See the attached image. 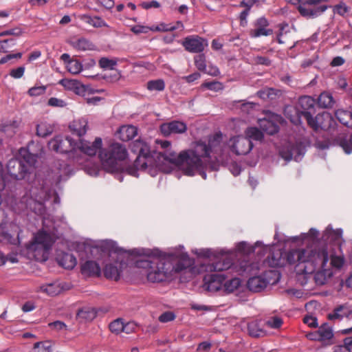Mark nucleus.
<instances>
[{"instance_id": "nucleus-1", "label": "nucleus", "mask_w": 352, "mask_h": 352, "mask_svg": "<svg viewBox=\"0 0 352 352\" xmlns=\"http://www.w3.org/2000/svg\"><path fill=\"white\" fill-rule=\"evenodd\" d=\"M222 135L216 134L206 144L203 141L196 142L192 148L183 151L177 155L175 153H151L146 142L137 140L131 144V150L138 154L133 166L127 167L124 171L133 177H138V170H145L155 177L159 171L168 173L172 166L178 164L184 173L188 176L197 173L206 179V170H216L220 164H224L227 155L224 154L221 145Z\"/></svg>"}, {"instance_id": "nucleus-2", "label": "nucleus", "mask_w": 352, "mask_h": 352, "mask_svg": "<svg viewBox=\"0 0 352 352\" xmlns=\"http://www.w3.org/2000/svg\"><path fill=\"white\" fill-rule=\"evenodd\" d=\"M318 230L311 228L307 233L292 237V242L302 241L303 243L311 245L289 251L286 254V259L289 264L296 265V270L298 274L310 275L314 273L316 284L323 285L343 267L344 258L342 255L335 254L331 248L327 244L320 245V243H339L342 239V230H333L329 225L323 232L320 241L318 240Z\"/></svg>"}, {"instance_id": "nucleus-3", "label": "nucleus", "mask_w": 352, "mask_h": 352, "mask_svg": "<svg viewBox=\"0 0 352 352\" xmlns=\"http://www.w3.org/2000/svg\"><path fill=\"white\" fill-rule=\"evenodd\" d=\"M53 196L54 202H60L59 198L54 190L47 186V183L38 182L31 186L29 192L23 197L21 203L25 208L35 214L44 216L45 203ZM57 239L54 223L45 217H43V228L34 233L31 241L26 245L27 255L29 258L38 262L47 260L52 248Z\"/></svg>"}, {"instance_id": "nucleus-4", "label": "nucleus", "mask_w": 352, "mask_h": 352, "mask_svg": "<svg viewBox=\"0 0 352 352\" xmlns=\"http://www.w3.org/2000/svg\"><path fill=\"white\" fill-rule=\"evenodd\" d=\"M192 263V260L184 250V247L179 246L157 256L138 261L136 266L144 271L148 281L156 283L172 276L175 273L188 270Z\"/></svg>"}, {"instance_id": "nucleus-5", "label": "nucleus", "mask_w": 352, "mask_h": 352, "mask_svg": "<svg viewBox=\"0 0 352 352\" xmlns=\"http://www.w3.org/2000/svg\"><path fill=\"white\" fill-rule=\"evenodd\" d=\"M102 140L97 137L93 142L84 138H78L76 140L75 147L70 151V160L74 164L82 166L85 172L91 176H97L100 169L97 165L89 166V157L95 156L101 149Z\"/></svg>"}, {"instance_id": "nucleus-6", "label": "nucleus", "mask_w": 352, "mask_h": 352, "mask_svg": "<svg viewBox=\"0 0 352 352\" xmlns=\"http://www.w3.org/2000/svg\"><path fill=\"white\" fill-rule=\"evenodd\" d=\"M195 252L199 256L210 260L200 264L197 270L199 273L223 271L232 265V250L206 248L197 250Z\"/></svg>"}, {"instance_id": "nucleus-7", "label": "nucleus", "mask_w": 352, "mask_h": 352, "mask_svg": "<svg viewBox=\"0 0 352 352\" xmlns=\"http://www.w3.org/2000/svg\"><path fill=\"white\" fill-rule=\"evenodd\" d=\"M100 247L107 252L111 258L104 267V276L116 281L120 280L126 272L128 264L120 254L116 243L111 240H104L100 242Z\"/></svg>"}, {"instance_id": "nucleus-8", "label": "nucleus", "mask_w": 352, "mask_h": 352, "mask_svg": "<svg viewBox=\"0 0 352 352\" xmlns=\"http://www.w3.org/2000/svg\"><path fill=\"white\" fill-rule=\"evenodd\" d=\"M128 155L126 147L120 143H113L108 148L102 149L99 152V157L102 168L109 173H118L117 179L122 181V177L119 172H123L121 162Z\"/></svg>"}, {"instance_id": "nucleus-9", "label": "nucleus", "mask_w": 352, "mask_h": 352, "mask_svg": "<svg viewBox=\"0 0 352 352\" xmlns=\"http://www.w3.org/2000/svg\"><path fill=\"white\" fill-rule=\"evenodd\" d=\"M19 161L10 160L8 165L10 175L16 179H25L34 170L38 155L31 153L28 148H22L19 150Z\"/></svg>"}, {"instance_id": "nucleus-10", "label": "nucleus", "mask_w": 352, "mask_h": 352, "mask_svg": "<svg viewBox=\"0 0 352 352\" xmlns=\"http://www.w3.org/2000/svg\"><path fill=\"white\" fill-rule=\"evenodd\" d=\"M280 278V273L276 270L265 271L263 274L250 278L248 281L250 290L258 292L269 285L277 283Z\"/></svg>"}, {"instance_id": "nucleus-11", "label": "nucleus", "mask_w": 352, "mask_h": 352, "mask_svg": "<svg viewBox=\"0 0 352 352\" xmlns=\"http://www.w3.org/2000/svg\"><path fill=\"white\" fill-rule=\"evenodd\" d=\"M305 119L307 120L310 127L316 131L319 130H328L334 123L331 115L327 112L319 113L314 118L311 113H306L305 114Z\"/></svg>"}, {"instance_id": "nucleus-12", "label": "nucleus", "mask_w": 352, "mask_h": 352, "mask_svg": "<svg viewBox=\"0 0 352 352\" xmlns=\"http://www.w3.org/2000/svg\"><path fill=\"white\" fill-rule=\"evenodd\" d=\"M21 231L20 228L15 223L2 222L0 223V241L19 244Z\"/></svg>"}, {"instance_id": "nucleus-13", "label": "nucleus", "mask_w": 352, "mask_h": 352, "mask_svg": "<svg viewBox=\"0 0 352 352\" xmlns=\"http://www.w3.org/2000/svg\"><path fill=\"white\" fill-rule=\"evenodd\" d=\"M228 145L231 151L237 155H247L253 148L252 141L243 135H236L231 138Z\"/></svg>"}, {"instance_id": "nucleus-14", "label": "nucleus", "mask_w": 352, "mask_h": 352, "mask_svg": "<svg viewBox=\"0 0 352 352\" xmlns=\"http://www.w3.org/2000/svg\"><path fill=\"white\" fill-rule=\"evenodd\" d=\"M76 140L72 138L66 136H56L51 140L48 146L49 148L56 152L67 153L68 157L70 160V151L75 147Z\"/></svg>"}, {"instance_id": "nucleus-15", "label": "nucleus", "mask_w": 352, "mask_h": 352, "mask_svg": "<svg viewBox=\"0 0 352 352\" xmlns=\"http://www.w3.org/2000/svg\"><path fill=\"white\" fill-rule=\"evenodd\" d=\"M273 245H265L261 241H256L254 245H251L245 241L238 243L234 248V252L244 255H248L252 252H256L258 255H264L267 252L271 251Z\"/></svg>"}, {"instance_id": "nucleus-16", "label": "nucleus", "mask_w": 352, "mask_h": 352, "mask_svg": "<svg viewBox=\"0 0 352 352\" xmlns=\"http://www.w3.org/2000/svg\"><path fill=\"white\" fill-rule=\"evenodd\" d=\"M305 153V148L301 142L295 144L289 143L283 146L279 151L280 157L285 160L289 161L294 159L296 162L301 160Z\"/></svg>"}, {"instance_id": "nucleus-17", "label": "nucleus", "mask_w": 352, "mask_h": 352, "mask_svg": "<svg viewBox=\"0 0 352 352\" xmlns=\"http://www.w3.org/2000/svg\"><path fill=\"white\" fill-rule=\"evenodd\" d=\"M223 280L225 276L221 274L206 275L204 278V288L209 292L222 295Z\"/></svg>"}, {"instance_id": "nucleus-18", "label": "nucleus", "mask_w": 352, "mask_h": 352, "mask_svg": "<svg viewBox=\"0 0 352 352\" xmlns=\"http://www.w3.org/2000/svg\"><path fill=\"white\" fill-rule=\"evenodd\" d=\"M283 121L281 116L272 114L268 118L258 120L261 129L267 134L273 135L278 131L279 124Z\"/></svg>"}, {"instance_id": "nucleus-19", "label": "nucleus", "mask_w": 352, "mask_h": 352, "mask_svg": "<svg viewBox=\"0 0 352 352\" xmlns=\"http://www.w3.org/2000/svg\"><path fill=\"white\" fill-rule=\"evenodd\" d=\"M182 45L189 52L200 53L208 46V41L198 36H190L184 39Z\"/></svg>"}, {"instance_id": "nucleus-20", "label": "nucleus", "mask_w": 352, "mask_h": 352, "mask_svg": "<svg viewBox=\"0 0 352 352\" xmlns=\"http://www.w3.org/2000/svg\"><path fill=\"white\" fill-rule=\"evenodd\" d=\"M88 120L86 118H79L72 121L69 124L70 131L82 138L89 130Z\"/></svg>"}, {"instance_id": "nucleus-21", "label": "nucleus", "mask_w": 352, "mask_h": 352, "mask_svg": "<svg viewBox=\"0 0 352 352\" xmlns=\"http://www.w3.org/2000/svg\"><path fill=\"white\" fill-rule=\"evenodd\" d=\"M311 6L312 5L303 1L299 4L298 10L302 16L314 18L320 15L327 9V6H320L314 9L310 8Z\"/></svg>"}, {"instance_id": "nucleus-22", "label": "nucleus", "mask_w": 352, "mask_h": 352, "mask_svg": "<svg viewBox=\"0 0 352 352\" xmlns=\"http://www.w3.org/2000/svg\"><path fill=\"white\" fill-rule=\"evenodd\" d=\"M187 130L186 124L179 121H173L168 123L162 124L160 126V131L165 136L173 133H183Z\"/></svg>"}, {"instance_id": "nucleus-23", "label": "nucleus", "mask_w": 352, "mask_h": 352, "mask_svg": "<svg viewBox=\"0 0 352 352\" xmlns=\"http://www.w3.org/2000/svg\"><path fill=\"white\" fill-rule=\"evenodd\" d=\"M268 25V21L266 19L263 17L259 18L255 23V28L250 32V36L253 38H256L271 34L272 30L267 28Z\"/></svg>"}, {"instance_id": "nucleus-24", "label": "nucleus", "mask_w": 352, "mask_h": 352, "mask_svg": "<svg viewBox=\"0 0 352 352\" xmlns=\"http://www.w3.org/2000/svg\"><path fill=\"white\" fill-rule=\"evenodd\" d=\"M138 134L137 127L132 125H123L117 131V136L122 141H129Z\"/></svg>"}, {"instance_id": "nucleus-25", "label": "nucleus", "mask_w": 352, "mask_h": 352, "mask_svg": "<svg viewBox=\"0 0 352 352\" xmlns=\"http://www.w3.org/2000/svg\"><path fill=\"white\" fill-rule=\"evenodd\" d=\"M58 83L69 91H72L76 94H80L85 91L83 85L78 80L69 78L61 79Z\"/></svg>"}, {"instance_id": "nucleus-26", "label": "nucleus", "mask_w": 352, "mask_h": 352, "mask_svg": "<svg viewBox=\"0 0 352 352\" xmlns=\"http://www.w3.org/2000/svg\"><path fill=\"white\" fill-rule=\"evenodd\" d=\"M56 260L58 264L65 269H73L77 263L76 257L67 252L58 254Z\"/></svg>"}, {"instance_id": "nucleus-27", "label": "nucleus", "mask_w": 352, "mask_h": 352, "mask_svg": "<svg viewBox=\"0 0 352 352\" xmlns=\"http://www.w3.org/2000/svg\"><path fill=\"white\" fill-rule=\"evenodd\" d=\"M82 273L89 276H98L100 275V267L96 261H87L81 266Z\"/></svg>"}, {"instance_id": "nucleus-28", "label": "nucleus", "mask_w": 352, "mask_h": 352, "mask_svg": "<svg viewBox=\"0 0 352 352\" xmlns=\"http://www.w3.org/2000/svg\"><path fill=\"white\" fill-rule=\"evenodd\" d=\"M241 286V280L239 278H233L229 280H226L225 276V280H223V293L222 295H228L236 292Z\"/></svg>"}, {"instance_id": "nucleus-29", "label": "nucleus", "mask_w": 352, "mask_h": 352, "mask_svg": "<svg viewBox=\"0 0 352 352\" xmlns=\"http://www.w3.org/2000/svg\"><path fill=\"white\" fill-rule=\"evenodd\" d=\"M314 100L310 96H305L299 98L298 104L304 118L306 113H311L309 111L314 108Z\"/></svg>"}, {"instance_id": "nucleus-30", "label": "nucleus", "mask_w": 352, "mask_h": 352, "mask_svg": "<svg viewBox=\"0 0 352 352\" xmlns=\"http://www.w3.org/2000/svg\"><path fill=\"white\" fill-rule=\"evenodd\" d=\"M96 316V311L94 308L85 307L78 311L77 318L80 322H88L94 320Z\"/></svg>"}, {"instance_id": "nucleus-31", "label": "nucleus", "mask_w": 352, "mask_h": 352, "mask_svg": "<svg viewBox=\"0 0 352 352\" xmlns=\"http://www.w3.org/2000/svg\"><path fill=\"white\" fill-rule=\"evenodd\" d=\"M53 126L47 121H41L36 124V135L45 138L52 133Z\"/></svg>"}, {"instance_id": "nucleus-32", "label": "nucleus", "mask_w": 352, "mask_h": 352, "mask_svg": "<svg viewBox=\"0 0 352 352\" xmlns=\"http://www.w3.org/2000/svg\"><path fill=\"white\" fill-rule=\"evenodd\" d=\"M334 102L332 95L327 91L321 93L318 98V104L322 108H331Z\"/></svg>"}, {"instance_id": "nucleus-33", "label": "nucleus", "mask_w": 352, "mask_h": 352, "mask_svg": "<svg viewBox=\"0 0 352 352\" xmlns=\"http://www.w3.org/2000/svg\"><path fill=\"white\" fill-rule=\"evenodd\" d=\"M338 120L344 125L352 127V113L342 109H338L336 112Z\"/></svg>"}, {"instance_id": "nucleus-34", "label": "nucleus", "mask_w": 352, "mask_h": 352, "mask_svg": "<svg viewBox=\"0 0 352 352\" xmlns=\"http://www.w3.org/2000/svg\"><path fill=\"white\" fill-rule=\"evenodd\" d=\"M319 341L327 342L333 336L332 329L327 324H323L318 330Z\"/></svg>"}, {"instance_id": "nucleus-35", "label": "nucleus", "mask_w": 352, "mask_h": 352, "mask_svg": "<svg viewBox=\"0 0 352 352\" xmlns=\"http://www.w3.org/2000/svg\"><path fill=\"white\" fill-rule=\"evenodd\" d=\"M248 331L250 336L254 338L262 337L265 335V332L259 327L257 321H252L248 324Z\"/></svg>"}, {"instance_id": "nucleus-36", "label": "nucleus", "mask_w": 352, "mask_h": 352, "mask_svg": "<svg viewBox=\"0 0 352 352\" xmlns=\"http://www.w3.org/2000/svg\"><path fill=\"white\" fill-rule=\"evenodd\" d=\"M259 269L260 266L258 263H250L248 261H243L240 263L238 272L241 274H252L258 270Z\"/></svg>"}, {"instance_id": "nucleus-37", "label": "nucleus", "mask_w": 352, "mask_h": 352, "mask_svg": "<svg viewBox=\"0 0 352 352\" xmlns=\"http://www.w3.org/2000/svg\"><path fill=\"white\" fill-rule=\"evenodd\" d=\"M69 170V167L67 165H60V167L57 168V171L54 170V175L52 177L54 182L58 184L65 179L68 176Z\"/></svg>"}, {"instance_id": "nucleus-38", "label": "nucleus", "mask_w": 352, "mask_h": 352, "mask_svg": "<svg viewBox=\"0 0 352 352\" xmlns=\"http://www.w3.org/2000/svg\"><path fill=\"white\" fill-rule=\"evenodd\" d=\"M71 45L77 50L86 51L93 48V45L85 38H78L71 41Z\"/></svg>"}, {"instance_id": "nucleus-39", "label": "nucleus", "mask_w": 352, "mask_h": 352, "mask_svg": "<svg viewBox=\"0 0 352 352\" xmlns=\"http://www.w3.org/2000/svg\"><path fill=\"white\" fill-rule=\"evenodd\" d=\"M350 313L349 309L345 305H340L336 308L332 314L329 315L331 320L341 319L344 317H348Z\"/></svg>"}, {"instance_id": "nucleus-40", "label": "nucleus", "mask_w": 352, "mask_h": 352, "mask_svg": "<svg viewBox=\"0 0 352 352\" xmlns=\"http://www.w3.org/2000/svg\"><path fill=\"white\" fill-rule=\"evenodd\" d=\"M41 291L50 296H56L62 291V287L58 283H51L41 287Z\"/></svg>"}, {"instance_id": "nucleus-41", "label": "nucleus", "mask_w": 352, "mask_h": 352, "mask_svg": "<svg viewBox=\"0 0 352 352\" xmlns=\"http://www.w3.org/2000/svg\"><path fill=\"white\" fill-rule=\"evenodd\" d=\"M84 21L89 25L95 28H102L107 26L105 21L99 16H91L89 15H85L83 16Z\"/></svg>"}, {"instance_id": "nucleus-42", "label": "nucleus", "mask_w": 352, "mask_h": 352, "mask_svg": "<svg viewBox=\"0 0 352 352\" xmlns=\"http://www.w3.org/2000/svg\"><path fill=\"white\" fill-rule=\"evenodd\" d=\"M245 137L249 140H261L263 138L262 131L256 127H249L245 131Z\"/></svg>"}, {"instance_id": "nucleus-43", "label": "nucleus", "mask_w": 352, "mask_h": 352, "mask_svg": "<svg viewBox=\"0 0 352 352\" xmlns=\"http://www.w3.org/2000/svg\"><path fill=\"white\" fill-rule=\"evenodd\" d=\"M146 87L149 91H163L165 88V82L162 79L150 80L146 84Z\"/></svg>"}, {"instance_id": "nucleus-44", "label": "nucleus", "mask_w": 352, "mask_h": 352, "mask_svg": "<svg viewBox=\"0 0 352 352\" xmlns=\"http://www.w3.org/2000/svg\"><path fill=\"white\" fill-rule=\"evenodd\" d=\"M32 352H52V344L50 341L36 342Z\"/></svg>"}, {"instance_id": "nucleus-45", "label": "nucleus", "mask_w": 352, "mask_h": 352, "mask_svg": "<svg viewBox=\"0 0 352 352\" xmlns=\"http://www.w3.org/2000/svg\"><path fill=\"white\" fill-rule=\"evenodd\" d=\"M67 71L72 74H78L82 69V65L78 60L73 59L67 63L66 66Z\"/></svg>"}, {"instance_id": "nucleus-46", "label": "nucleus", "mask_w": 352, "mask_h": 352, "mask_svg": "<svg viewBox=\"0 0 352 352\" xmlns=\"http://www.w3.org/2000/svg\"><path fill=\"white\" fill-rule=\"evenodd\" d=\"M276 94V90L268 87L264 88L257 93L258 96L263 100H272Z\"/></svg>"}, {"instance_id": "nucleus-47", "label": "nucleus", "mask_w": 352, "mask_h": 352, "mask_svg": "<svg viewBox=\"0 0 352 352\" xmlns=\"http://www.w3.org/2000/svg\"><path fill=\"white\" fill-rule=\"evenodd\" d=\"M124 322V321L121 318H118V319L113 320L109 324V329H110L111 331L116 334H119V333H122Z\"/></svg>"}, {"instance_id": "nucleus-48", "label": "nucleus", "mask_w": 352, "mask_h": 352, "mask_svg": "<svg viewBox=\"0 0 352 352\" xmlns=\"http://www.w3.org/2000/svg\"><path fill=\"white\" fill-rule=\"evenodd\" d=\"M201 88L213 91H219L223 89V84L219 81L205 82L201 85Z\"/></svg>"}, {"instance_id": "nucleus-49", "label": "nucleus", "mask_w": 352, "mask_h": 352, "mask_svg": "<svg viewBox=\"0 0 352 352\" xmlns=\"http://www.w3.org/2000/svg\"><path fill=\"white\" fill-rule=\"evenodd\" d=\"M178 27L173 26V24H166L162 23L157 25H153L151 27V31L154 32H167L177 30Z\"/></svg>"}, {"instance_id": "nucleus-50", "label": "nucleus", "mask_w": 352, "mask_h": 352, "mask_svg": "<svg viewBox=\"0 0 352 352\" xmlns=\"http://www.w3.org/2000/svg\"><path fill=\"white\" fill-rule=\"evenodd\" d=\"M46 91V87L44 85L34 86L29 89L28 94L31 97H37L43 95Z\"/></svg>"}, {"instance_id": "nucleus-51", "label": "nucleus", "mask_w": 352, "mask_h": 352, "mask_svg": "<svg viewBox=\"0 0 352 352\" xmlns=\"http://www.w3.org/2000/svg\"><path fill=\"white\" fill-rule=\"evenodd\" d=\"M267 327L272 329H279L283 324V320L277 316L271 317L265 322Z\"/></svg>"}, {"instance_id": "nucleus-52", "label": "nucleus", "mask_w": 352, "mask_h": 352, "mask_svg": "<svg viewBox=\"0 0 352 352\" xmlns=\"http://www.w3.org/2000/svg\"><path fill=\"white\" fill-rule=\"evenodd\" d=\"M99 65L104 69H113L116 65V62L107 58H102L99 60Z\"/></svg>"}, {"instance_id": "nucleus-53", "label": "nucleus", "mask_w": 352, "mask_h": 352, "mask_svg": "<svg viewBox=\"0 0 352 352\" xmlns=\"http://www.w3.org/2000/svg\"><path fill=\"white\" fill-rule=\"evenodd\" d=\"M195 64L197 68L201 72L206 69V57L204 54H199L195 57Z\"/></svg>"}, {"instance_id": "nucleus-54", "label": "nucleus", "mask_w": 352, "mask_h": 352, "mask_svg": "<svg viewBox=\"0 0 352 352\" xmlns=\"http://www.w3.org/2000/svg\"><path fill=\"white\" fill-rule=\"evenodd\" d=\"M49 327L52 330L60 332H66L67 331V326L61 321L57 320L49 324Z\"/></svg>"}, {"instance_id": "nucleus-55", "label": "nucleus", "mask_w": 352, "mask_h": 352, "mask_svg": "<svg viewBox=\"0 0 352 352\" xmlns=\"http://www.w3.org/2000/svg\"><path fill=\"white\" fill-rule=\"evenodd\" d=\"M25 68L24 66H21L15 69H12L10 72V76L13 78L18 79L23 77L25 73Z\"/></svg>"}, {"instance_id": "nucleus-56", "label": "nucleus", "mask_w": 352, "mask_h": 352, "mask_svg": "<svg viewBox=\"0 0 352 352\" xmlns=\"http://www.w3.org/2000/svg\"><path fill=\"white\" fill-rule=\"evenodd\" d=\"M175 318V315L172 311H166L162 314L159 317V320L161 322H168L174 320Z\"/></svg>"}, {"instance_id": "nucleus-57", "label": "nucleus", "mask_w": 352, "mask_h": 352, "mask_svg": "<svg viewBox=\"0 0 352 352\" xmlns=\"http://www.w3.org/2000/svg\"><path fill=\"white\" fill-rule=\"evenodd\" d=\"M263 264H267L272 267L280 266L283 264L281 262V256L278 258H275L274 256H272L271 258L269 257L267 260L263 262Z\"/></svg>"}, {"instance_id": "nucleus-58", "label": "nucleus", "mask_w": 352, "mask_h": 352, "mask_svg": "<svg viewBox=\"0 0 352 352\" xmlns=\"http://www.w3.org/2000/svg\"><path fill=\"white\" fill-rule=\"evenodd\" d=\"M137 325L134 322H124L122 333H125L126 334L131 333L135 331Z\"/></svg>"}, {"instance_id": "nucleus-59", "label": "nucleus", "mask_w": 352, "mask_h": 352, "mask_svg": "<svg viewBox=\"0 0 352 352\" xmlns=\"http://www.w3.org/2000/svg\"><path fill=\"white\" fill-rule=\"evenodd\" d=\"M48 105L56 107H64L66 106V102L57 98H50L47 102Z\"/></svg>"}, {"instance_id": "nucleus-60", "label": "nucleus", "mask_w": 352, "mask_h": 352, "mask_svg": "<svg viewBox=\"0 0 352 352\" xmlns=\"http://www.w3.org/2000/svg\"><path fill=\"white\" fill-rule=\"evenodd\" d=\"M289 25L287 24L283 25L280 28V32L277 36L278 42L280 44L284 43L285 41L283 39L284 34H287L289 31Z\"/></svg>"}, {"instance_id": "nucleus-61", "label": "nucleus", "mask_w": 352, "mask_h": 352, "mask_svg": "<svg viewBox=\"0 0 352 352\" xmlns=\"http://www.w3.org/2000/svg\"><path fill=\"white\" fill-rule=\"evenodd\" d=\"M23 32V30L20 27H15L10 30H6L2 33V35H14V36H21Z\"/></svg>"}, {"instance_id": "nucleus-62", "label": "nucleus", "mask_w": 352, "mask_h": 352, "mask_svg": "<svg viewBox=\"0 0 352 352\" xmlns=\"http://www.w3.org/2000/svg\"><path fill=\"white\" fill-rule=\"evenodd\" d=\"M151 30V27L137 25L131 28V31L135 34L147 33Z\"/></svg>"}, {"instance_id": "nucleus-63", "label": "nucleus", "mask_w": 352, "mask_h": 352, "mask_svg": "<svg viewBox=\"0 0 352 352\" xmlns=\"http://www.w3.org/2000/svg\"><path fill=\"white\" fill-rule=\"evenodd\" d=\"M341 146L347 154L352 153V136L346 141L341 143Z\"/></svg>"}, {"instance_id": "nucleus-64", "label": "nucleus", "mask_w": 352, "mask_h": 352, "mask_svg": "<svg viewBox=\"0 0 352 352\" xmlns=\"http://www.w3.org/2000/svg\"><path fill=\"white\" fill-rule=\"evenodd\" d=\"M348 7L344 3H340L334 7L333 12L344 16L348 12Z\"/></svg>"}]
</instances>
